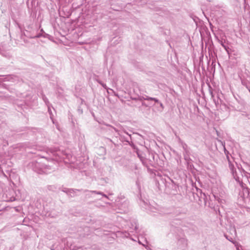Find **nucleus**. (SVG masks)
I'll return each instance as SVG.
<instances>
[{"label": "nucleus", "instance_id": "nucleus-5", "mask_svg": "<svg viewBox=\"0 0 250 250\" xmlns=\"http://www.w3.org/2000/svg\"><path fill=\"white\" fill-rule=\"evenodd\" d=\"M160 106L162 107L163 104H162V103H160Z\"/></svg>", "mask_w": 250, "mask_h": 250}, {"label": "nucleus", "instance_id": "nucleus-4", "mask_svg": "<svg viewBox=\"0 0 250 250\" xmlns=\"http://www.w3.org/2000/svg\"><path fill=\"white\" fill-rule=\"evenodd\" d=\"M146 248L147 249H149V247L147 246H145Z\"/></svg>", "mask_w": 250, "mask_h": 250}, {"label": "nucleus", "instance_id": "nucleus-3", "mask_svg": "<svg viewBox=\"0 0 250 250\" xmlns=\"http://www.w3.org/2000/svg\"><path fill=\"white\" fill-rule=\"evenodd\" d=\"M223 47L224 48V49H225L227 51H228L227 47V46H226V45H225Z\"/></svg>", "mask_w": 250, "mask_h": 250}, {"label": "nucleus", "instance_id": "nucleus-1", "mask_svg": "<svg viewBox=\"0 0 250 250\" xmlns=\"http://www.w3.org/2000/svg\"><path fill=\"white\" fill-rule=\"evenodd\" d=\"M151 100H154V101H155L156 102H158V100L156 99H155V98H151Z\"/></svg>", "mask_w": 250, "mask_h": 250}, {"label": "nucleus", "instance_id": "nucleus-2", "mask_svg": "<svg viewBox=\"0 0 250 250\" xmlns=\"http://www.w3.org/2000/svg\"><path fill=\"white\" fill-rule=\"evenodd\" d=\"M220 42L223 47H224L225 46L224 44L223 43V42L222 41H220Z\"/></svg>", "mask_w": 250, "mask_h": 250}]
</instances>
